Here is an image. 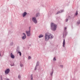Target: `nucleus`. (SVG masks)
<instances>
[{
    "label": "nucleus",
    "mask_w": 80,
    "mask_h": 80,
    "mask_svg": "<svg viewBox=\"0 0 80 80\" xmlns=\"http://www.w3.org/2000/svg\"><path fill=\"white\" fill-rule=\"evenodd\" d=\"M51 29L52 31H55L57 28V25L55 23L51 22L50 24Z\"/></svg>",
    "instance_id": "nucleus-1"
},
{
    "label": "nucleus",
    "mask_w": 80,
    "mask_h": 80,
    "mask_svg": "<svg viewBox=\"0 0 80 80\" xmlns=\"http://www.w3.org/2000/svg\"><path fill=\"white\" fill-rule=\"evenodd\" d=\"M45 41H48L49 38L52 39V38H53V36L51 34H50V35H48L47 33H46L45 34Z\"/></svg>",
    "instance_id": "nucleus-2"
},
{
    "label": "nucleus",
    "mask_w": 80,
    "mask_h": 80,
    "mask_svg": "<svg viewBox=\"0 0 80 80\" xmlns=\"http://www.w3.org/2000/svg\"><path fill=\"white\" fill-rule=\"evenodd\" d=\"M40 13L38 12L35 15V17H34L32 18V20L33 21V22H34L35 23H37V19H36V18H37V17H40Z\"/></svg>",
    "instance_id": "nucleus-3"
},
{
    "label": "nucleus",
    "mask_w": 80,
    "mask_h": 80,
    "mask_svg": "<svg viewBox=\"0 0 80 80\" xmlns=\"http://www.w3.org/2000/svg\"><path fill=\"white\" fill-rule=\"evenodd\" d=\"M67 28L66 27H64V32H63L62 38H65V37H66V36L67 35V34H68L67 31L66 30Z\"/></svg>",
    "instance_id": "nucleus-4"
},
{
    "label": "nucleus",
    "mask_w": 80,
    "mask_h": 80,
    "mask_svg": "<svg viewBox=\"0 0 80 80\" xmlns=\"http://www.w3.org/2000/svg\"><path fill=\"white\" fill-rule=\"evenodd\" d=\"M52 72H51V73H50V78L51 80H52V78H53V71H54L53 69L52 68Z\"/></svg>",
    "instance_id": "nucleus-5"
},
{
    "label": "nucleus",
    "mask_w": 80,
    "mask_h": 80,
    "mask_svg": "<svg viewBox=\"0 0 80 80\" xmlns=\"http://www.w3.org/2000/svg\"><path fill=\"white\" fill-rule=\"evenodd\" d=\"M10 69L9 68L7 69L5 71V75H7V74H8V73H9V72H10Z\"/></svg>",
    "instance_id": "nucleus-6"
},
{
    "label": "nucleus",
    "mask_w": 80,
    "mask_h": 80,
    "mask_svg": "<svg viewBox=\"0 0 80 80\" xmlns=\"http://www.w3.org/2000/svg\"><path fill=\"white\" fill-rule=\"evenodd\" d=\"M39 64H40V63L39 62V61L37 62L36 65L35 67L34 70H36L37 69V67H38V66H39Z\"/></svg>",
    "instance_id": "nucleus-7"
},
{
    "label": "nucleus",
    "mask_w": 80,
    "mask_h": 80,
    "mask_svg": "<svg viewBox=\"0 0 80 80\" xmlns=\"http://www.w3.org/2000/svg\"><path fill=\"white\" fill-rule=\"evenodd\" d=\"M28 37H30L31 35V34L30 33V31H25Z\"/></svg>",
    "instance_id": "nucleus-8"
},
{
    "label": "nucleus",
    "mask_w": 80,
    "mask_h": 80,
    "mask_svg": "<svg viewBox=\"0 0 80 80\" xmlns=\"http://www.w3.org/2000/svg\"><path fill=\"white\" fill-rule=\"evenodd\" d=\"M22 34L24 35V36L22 37V40H25L27 38L26 34L25 33H23Z\"/></svg>",
    "instance_id": "nucleus-9"
},
{
    "label": "nucleus",
    "mask_w": 80,
    "mask_h": 80,
    "mask_svg": "<svg viewBox=\"0 0 80 80\" xmlns=\"http://www.w3.org/2000/svg\"><path fill=\"white\" fill-rule=\"evenodd\" d=\"M10 56L11 57V58H15V56L12 53H11L10 54Z\"/></svg>",
    "instance_id": "nucleus-10"
},
{
    "label": "nucleus",
    "mask_w": 80,
    "mask_h": 80,
    "mask_svg": "<svg viewBox=\"0 0 80 80\" xmlns=\"http://www.w3.org/2000/svg\"><path fill=\"white\" fill-rule=\"evenodd\" d=\"M65 40L64 39L62 43V47H65Z\"/></svg>",
    "instance_id": "nucleus-11"
},
{
    "label": "nucleus",
    "mask_w": 80,
    "mask_h": 80,
    "mask_svg": "<svg viewBox=\"0 0 80 80\" xmlns=\"http://www.w3.org/2000/svg\"><path fill=\"white\" fill-rule=\"evenodd\" d=\"M3 55H4V52L3 51L0 52V57H1L2 55L3 56Z\"/></svg>",
    "instance_id": "nucleus-12"
},
{
    "label": "nucleus",
    "mask_w": 80,
    "mask_h": 80,
    "mask_svg": "<svg viewBox=\"0 0 80 80\" xmlns=\"http://www.w3.org/2000/svg\"><path fill=\"white\" fill-rule=\"evenodd\" d=\"M27 14V13L26 12H24L22 14V17H25Z\"/></svg>",
    "instance_id": "nucleus-13"
},
{
    "label": "nucleus",
    "mask_w": 80,
    "mask_h": 80,
    "mask_svg": "<svg viewBox=\"0 0 80 80\" xmlns=\"http://www.w3.org/2000/svg\"><path fill=\"white\" fill-rule=\"evenodd\" d=\"M17 52H20V48L19 47H17V49H16Z\"/></svg>",
    "instance_id": "nucleus-14"
},
{
    "label": "nucleus",
    "mask_w": 80,
    "mask_h": 80,
    "mask_svg": "<svg viewBox=\"0 0 80 80\" xmlns=\"http://www.w3.org/2000/svg\"><path fill=\"white\" fill-rule=\"evenodd\" d=\"M44 37L43 35L42 34H40L38 36L39 38H42V37Z\"/></svg>",
    "instance_id": "nucleus-15"
},
{
    "label": "nucleus",
    "mask_w": 80,
    "mask_h": 80,
    "mask_svg": "<svg viewBox=\"0 0 80 80\" xmlns=\"http://www.w3.org/2000/svg\"><path fill=\"white\" fill-rule=\"evenodd\" d=\"M18 53H19V55L20 56H22V52H20V51L18 52Z\"/></svg>",
    "instance_id": "nucleus-16"
},
{
    "label": "nucleus",
    "mask_w": 80,
    "mask_h": 80,
    "mask_svg": "<svg viewBox=\"0 0 80 80\" xmlns=\"http://www.w3.org/2000/svg\"><path fill=\"white\" fill-rule=\"evenodd\" d=\"M10 65L12 67L13 66H14V65H15V64H14V63L12 62V63H11V64H10Z\"/></svg>",
    "instance_id": "nucleus-17"
},
{
    "label": "nucleus",
    "mask_w": 80,
    "mask_h": 80,
    "mask_svg": "<svg viewBox=\"0 0 80 80\" xmlns=\"http://www.w3.org/2000/svg\"><path fill=\"white\" fill-rule=\"evenodd\" d=\"M30 78L31 80H33V74H32L31 75Z\"/></svg>",
    "instance_id": "nucleus-18"
},
{
    "label": "nucleus",
    "mask_w": 80,
    "mask_h": 80,
    "mask_svg": "<svg viewBox=\"0 0 80 80\" xmlns=\"http://www.w3.org/2000/svg\"><path fill=\"white\" fill-rule=\"evenodd\" d=\"M13 45V43L12 42L10 43V45L11 46H12V45Z\"/></svg>",
    "instance_id": "nucleus-19"
},
{
    "label": "nucleus",
    "mask_w": 80,
    "mask_h": 80,
    "mask_svg": "<svg viewBox=\"0 0 80 80\" xmlns=\"http://www.w3.org/2000/svg\"><path fill=\"white\" fill-rule=\"evenodd\" d=\"M20 66L21 67H23V64H20Z\"/></svg>",
    "instance_id": "nucleus-20"
},
{
    "label": "nucleus",
    "mask_w": 80,
    "mask_h": 80,
    "mask_svg": "<svg viewBox=\"0 0 80 80\" xmlns=\"http://www.w3.org/2000/svg\"><path fill=\"white\" fill-rule=\"evenodd\" d=\"M61 13V12H60V11H58L56 13V14H57V15H58V14H59V13Z\"/></svg>",
    "instance_id": "nucleus-21"
},
{
    "label": "nucleus",
    "mask_w": 80,
    "mask_h": 80,
    "mask_svg": "<svg viewBox=\"0 0 80 80\" xmlns=\"http://www.w3.org/2000/svg\"><path fill=\"white\" fill-rule=\"evenodd\" d=\"M18 78L20 79V78H21V76H20V75H19L18 76Z\"/></svg>",
    "instance_id": "nucleus-22"
},
{
    "label": "nucleus",
    "mask_w": 80,
    "mask_h": 80,
    "mask_svg": "<svg viewBox=\"0 0 80 80\" xmlns=\"http://www.w3.org/2000/svg\"><path fill=\"white\" fill-rule=\"evenodd\" d=\"M78 15V11H77L76 13H75V15L77 16Z\"/></svg>",
    "instance_id": "nucleus-23"
},
{
    "label": "nucleus",
    "mask_w": 80,
    "mask_h": 80,
    "mask_svg": "<svg viewBox=\"0 0 80 80\" xmlns=\"http://www.w3.org/2000/svg\"><path fill=\"white\" fill-rule=\"evenodd\" d=\"M28 60H29V59H32V57L30 56H28Z\"/></svg>",
    "instance_id": "nucleus-24"
},
{
    "label": "nucleus",
    "mask_w": 80,
    "mask_h": 80,
    "mask_svg": "<svg viewBox=\"0 0 80 80\" xmlns=\"http://www.w3.org/2000/svg\"><path fill=\"white\" fill-rule=\"evenodd\" d=\"M53 61H56V58H55V57H54L53 58Z\"/></svg>",
    "instance_id": "nucleus-25"
},
{
    "label": "nucleus",
    "mask_w": 80,
    "mask_h": 80,
    "mask_svg": "<svg viewBox=\"0 0 80 80\" xmlns=\"http://www.w3.org/2000/svg\"><path fill=\"white\" fill-rule=\"evenodd\" d=\"M29 31H30V30H31V27H30V26L29 27Z\"/></svg>",
    "instance_id": "nucleus-26"
},
{
    "label": "nucleus",
    "mask_w": 80,
    "mask_h": 80,
    "mask_svg": "<svg viewBox=\"0 0 80 80\" xmlns=\"http://www.w3.org/2000/svg\"><path fill=\"white\" fill-rule=\"evenodd\" d=\"M77 23H78V25H79V24H80V20H79V21H78L77 22Z\"/></svg>",
    "instance_id": "nucleus-27"
},
{
    "label": "nucleus",
    "mask_w": 80,
    "mask_h": 80,
    "mask_svg": "<svg viewBox=\"0 0 80 80\" xmlns=\"http://www.w3.org/2000/svg\"><path fill=\"white\" fill-rule=\"evenodd\" d=\"M69 19H71V18H72V17H71V16H69Z\"/></svg>",
    "instance_id": "nucleus-28"
},
{
    "label": "nucleus",
    "mask_w": 80,
    "mask_h": 80,
    "mask_svg": "<svg viewBox=\"0 0 80 80\" xmlns=\"http://www.w3.org/2000/svg\"><path fill=\"white\" fill-rule=\"evenodd\" d=\"M60 66L62 67V68H63V65H60Z\"/></svg>",
    "instance_id": "nucleus-29"
},
{
    "label": "nucleus",
    "mask_w": 80,
    "mask_h": 80,
    "mask_svg": "<svg viewBox=\"0 0 80 80\" xmlns=\"http://www.w3.org/2000/svg\"><path fill=\"white\" fill-rule=\"evenodd\" d=\"M68 19H67L66 21V22H68Z\"/></svg>",
    "instance_id": "nucleus-30"
},
{
    "label": "nucleus",
    "mask_w": 80,
    "mask_h": 80,
    "mask_svg": "<svg viewBox=\"0 0 80 80\" xmlns=\"http://www.w3.org/2000/svg\"><path fill=\"white\" fill-rule=\"evenodd\" d=\"M62 12H63V10H61V12L62 13Z\"/></svg>",
    "instance_id": "nucleus-31"
},
{
    "label": "nucleus",
    "mask_w": 80,
    "mask_h": 80,
    "mask_svg": "<svg viewBox=\"0 0 80 80\" xmlns=\"http://www.w3.org/2000/svg\"><path fill=\"white\" fill-rule=\"evenodd\" d=\"M1 78H2V76L1 75L0 76Z\"/></svg>",
    "instance_id": "nucleus-32"
},
{
    "label": "nucleus",
    "mask_w": 80,
    "mask_h": 80,
    "mask_svg": "<svg viewBox=\"0 0 80 80\" xmlns=\"http://www.w3.org/2000/svg\"><path fill=\"white\" fill-rule=\"evenodd\" d=\"M6 80H10L8 78H7Z\"/></svg>",
    "instance_id": "nucleus-33"
},
{
    "label": "nucleus",
    "mask_w": 80,
    "mask_h": 80,
    "mask_svg": "<svg viewBox=\"0 0 80 80\" xmlns=\"http://www.w3.org/2000/svg\"><path fill=\"white\" fill-rule=\"evenodd\" d=\"M1 80H3V79H2V78H1Z\"/></svg>",
    "instance_id": "nucleus-34"
},
{
    "label": "nucleus",
    "mask_w": 80,
    "mask_h": 80,
    "mask_svg": "<svg viewBox=\"0 0 80 80\" xmlns=\"http://www.w3.org/2000/svg\"><path fill=\"white\" fill-rule=\"evenodd\" d=\"M29 46H31V44L29 45Z\"/></svg>",
    "instance_id": "nucleus-35"
},
{
    "label": "nucleus",
    "mask_w": 80,
    "mask_h": 80,
    "mask_svg": "<svg viewBox=\"0 0 80 80\" xmlns=\"http://www.w3.org/2000/svg\"><path fill=\"white\" fill-rule=\"evenodd\" d=\"M31 80H33V79H31Z\"/></svg>",
    "instance_id": "nucleus-36"
}]
</instances>
